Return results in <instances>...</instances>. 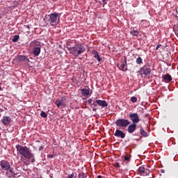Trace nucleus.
<instances>
[{"mask_svg": "<svg viewBox=\"0 0 178 178\" xmlns=\"http://www.w3.org/2000/svg\"><path fill=\"white\" fill-rule=\"evenodd\" d=\"M17 154L26 158V159H31L32 162H34V154L31 153L30 149L26 146H21L20 145H16Z\"/></svg>", "mask_w": 178, "mask_h": 178, "instance_id": "f257e3e1", "label": "nucleus"}, {"mask_svg": "<svg viewBox=\"0 0 178 178\" xmlns=\"http://www.w3.org/2000/svg\"><path fill=\"white\" fill-rule=\"evenodd\" d=\"M68 50L74 56H79V55H81L86 51V47L81 44H76L73 47H68Z\"/></svg>", "mask_w": 178, "mask_h": 178, "instance_id": "f03ea898", "label": "nucleus"}, {"mask_svg": "<svg viewBox=\"0 0 178 178\" xmlns=\"http://www.w3.org/2000/svg\"><path fill=\"white\" fill-rule=\"evenodd\" d=\"M30 49H33V54L35 56H38L41 54V44L37 40L31 42L29 44Z\"/></svg>", "mask_w": 178, "mask_h": 178, "instance_id": "7ed1b4c3", "label": "nucleus"}, {"mask_svg": "<svg viewBox=\"0 0 178 178\" xmlns=\"http://www.w3.org/2000/svg\"><path fill=\"white\" fill-rule=\"evenodd\" d=\"M50 26H57L60 22V14L54 13L49 15Z\"/></svg>", "mask_w": 178, "mask_h": 178, "instance_id": "20e7f679", "label": "nucleus"}, {"mask_svg": "<svg viewBox=\"0 0 178 178\" xmlns=\"http://www.w3.org/2000/svg\"><path fill=\"white\" fill-rule=\"evenodd\" d=\"M130 123V120L123 118L118 119L115 122L116 126H118V127H122V129H126Z\"/></svg>", "mask_w": 178, "mask_h": 178, "instance_id": "39448f33", "label": "nucleus"}, {"mask_svg": "<svg viewBox=\"0 0 178 178\" xmlns=\"http://www.w3.org/2000/svg\"><path fill=\"white\" fill-rule=\"evenodd\" d=\"M139 73L142 77H147L151 74V67L149 65H144L140 68Z\"/></svg>", "mask_w": 178, "mask_h": 178, "instance_id": "423d86ee", "label": "nucleus"}, {"mask_svg": "<svg viewBox=\"0 0 178 178\" xmlns=\"http://www.w3.org/2000/svg\"><path fill=\"white\" fill-rule=\"evenodd\" d=\"M129 118L132 121V123L135 124L140 122V117L137 113H130Z\"/></svg>", "mask_w": 178, "mask_h": 178, "instance_id": "0eeeda50", "label": "nucleus"}, {"mask_svg": "<svg viewBox=\"0 0 178 178\" xmlns=\"http://www.w3.org/2000/svg\"><path fill=\"white\" fill-rule=\"evenodd\" d=\"M1 170H9L10 169V164L9 162L2 160L0 161Z\"/></svg>", "mask_w": 178, "mask_h": 178, "instance_id": "6e6552de", "label": "nucleus"}, {"mask_svg": "<svg viewBox=\"0 0 178 178\" xmlns=\"http://www.w3.org/2000/svg\"><path fill=\"white\" fill-rule=\"evenodd\" d=\"M55 104L58 108H62V106H66V98L65 97H61V99L56 100Z\"/></svg>", "mask_w": 178, "mask_h": 178, "instance_id": "1a4fd4ad", "label": "nucleus"}, {"mask_svg": "<svg viewBox=\"0 0 178 178\" xmlns=\"http://www.w3.org/2000/svg\"><path fill=\"white\" fill-rule=\"evenodd\" d=\"M1 122L4 126H9V124L12 123V118L10 116H4Z\"/></svg>", "mask_w": 178, "mask_h": 178, "instance_id": "9d476101", "label": "nucleus"}, {"mask_svg": "<svg viewBox=\"0 0 178 178\" xmlns=\"http://www.w3.org/2000/svg\"><path fill=\"white\" fill-rule=\"evenodd\" d=\"M17 174L15 173V171H13V168L10 167V169L6 170V176L9 178H16Z\"/></svg>", "mask_w": 178, "mask_h": 178, "instance_id": "9b49d317", "label": "nucleus"}, {"mask_svg": "<svg viewBox=\"0 0 178 178\" xmlns=\"http://www.w3.org/2000/svg\"><path fill=\"white\" fill-rule=\"evenodd\" d=\"M137 129V124H129L127 128V131L128 133H129L130 134H131V133H134V131H136V129Z\"/></svg>", "mask_w": 178, "mask_h": 178, "instance_id": "f8f14e48", "label": "nucleus"}, {"mask_svg": "<svg viewBox=\"0 0 178 178\" xmlns=\"http://www.w3.org/2000/svg\"><path fill=\"white\" fill-rule=\"evenodd\" d=\"M114 136H115V137H118L119 138H124V137H126V134L123 133V131L119 129H116Z\"/></svg>", "mask_w": 178, "mask_h": 178, "instance_id": "ddd939ff", "label": "nucleus"}, {"mask_svg": "<svg viewBox=\"0 0 178 178\" xmlns=\"http://www.w3.org/2000/svg\"><path fill=\"white\" fill-rule=\"evenodd\" d=\"M95 102H96V106H97V104L104 108H105L106 106H108V103H106V101L105 100H95Z\"/></svg>", "mask_w": 178, "mask_h": 178, "instance_id": "4468645a", "label": "nucleus"}, {"mask_svg": "<svg viewBox=\"0 0 178 178\" xmlns=\"http://www.w3.org/2000/svg\"><path fill=\"white\" fill-rule=\"evenodd\" d=\"M17 59H18V60H19V62H29V58L26 56H22V55L18 56Z\"/></svg>", "mask_w": 178, "mask_h": 178, "instance_id": "2eb2a0df", "label": "nucleus"}, {"mask_svg": "<svg viewBox=\"0 0 178 178\" xmlns=\"http://www.w3.org/2000/svg\"><path fill=\"white\" fill-rule=\"evenodd\" d=\"M92 54H93L94 58H96L98 62H101V60H102V58H101V57L99 56L98 51L93 50Z\"/></svg>", "mask_w": 178, "mask_h": 178, "instance_id": "dca6fc26", "label": "nucleus"}, {"mask_svg": "<svg viewBox=\"0 0 178 178\" xmlns=\"http://www.w3.org/2000/svg\"><path fill=\"white\" fill-rule=\"evenodd\" d=\"M127 63L125 61L120 65L119 68L120 70H122L123 72H126V70H127Z\"/></svg>", "mask_w": 178, "mask_h": 178, "instance_id": "f3484780", "label": "nucleus"}, {"mask_svg": "<svg viewBox=\"0 0 178 178\" xmlns=\"http://www.w3.org/2000/svg\"><path fill=\"white\" fill-rule=\"evenodd\" d=\"M163 79L165 81H172V76H170V74H166L163 75Z\"/></svg>", "mask_w": 178, "mask_h": 178, "instance_id": "a211bd4d", "label": "nucleus"}, {"mask_svg": "<svg viewBox=\"0 0 178 178\" xmlns=\"http://www.w3.org/2000/svg\"><path fill=\"white\" fill-rule=\"evenodd\" d=\"M81 92L83 97H87V95H90V90L88 89L83 88L81 90Z\"/></svg>", "mask_w": 178, "mask_h": 178, "instance_id": "6ab92c4d", "label": "nucleus"}, {"mask_svg": "<svg viewBox=\"0 0 178 178\" xmlns=\"http://www.w3.org/2000/svg\"><path fill=\"white\" fill-rule=\"evenodd\" d=\"M95 101L96 100H94L92 99H90L88 100V103L89 104H90V106H97Z\"/></svg>", "mask_w": 178, "mask_h": 178, "instance_id": "aec40b11", "label": "nucleus"}, {"mask_svg": "<svg viewBox=\"0 0 178 178\" xmlns=\"http://www.w3.org/2000/svg\"><path fill=\"white\" fill-rule=\"evenodd\" d=\"M138 172H139L140 175H145V168L140 167L138 168Z\"/></svg>", "mask_w": 178, "mask_h": 178, "instance_id": "412c9836", "label": "nucleus"}, {"mask_svg": "<svg viewBox=\"0 0 178 178\" xmlns=\"http://www.w3.org/2000/svg\"><path fill=\"white\" fill-rule=\"evenodd\" d=\"M140 134H142L143 136V137H148V134L144 131V129L140 128Z\"/></svg>", "mask_w": 178, "mask_h": 178, "instance_id": "4be33fe9", "label": "nucleus"}, {"mask_svg": "<svg viewBox=\"0 0 178 178\" xmlns=\"http://www.w3.org/2000/svg\"><path fill=\"white\" fill-rule=\"evenodd\" d=\"M136 63H137V65H141V63H143V58H141V57L137 58Z\"/></svg>", "mask_w": 178, "mask_h": 178, "instance_id": "5701e85b", "label": "nucleus"}, {"mask_svg": "<svg viewBox=\"0 0 178 178\" xmlns=\"http://www.w3.org/2000/svg\"><path fill=\"white\" fill-rule=\"evenodd\" d=\"M19 41V35H15L13 38V42H17Z\"/></svg>", "mask_w": 178, "mask_h": 178, "instance_id": "b1692460", "label": "nucleus"}, {"mask_svg": "<svg viewBox=\"0 0 178 178\" xmlns=\"http://www.w3.org/2000/svg\"><path fill=\"white\" fill-rule=\"evenodd\" d=\"M138 31H136L134 29L132 31H131V35H138Z\"/></svg>", "mask_w": 178, "mask_h": 178, "instance_id": "393cba45", "label": "nucleus"}, {"mask_svg": "<svg viewBox=\"0 0 178 178\" xmlns=\"http://www.w3.org/2000/svg\"><path fill=\"white\" fill-rule=\"evenodd\" d=\"M131 102H133L134 104L137 102V97L134 96L131 97Z\"/></svg>", "mask_w": 178, "mask_h": 178, "instance_id": "a878e982", "label": "nucleus"}, {"mask_svg": "<svg viewBox=\"0 0 178 178\" xmlns=\"http://www.w3.org/2000/svg\"><path fill=\"white\" fill-rule=\"evenodd\" d=\"M40 116H42V118H47V116H48V115L44 111H42L40 113Z\"/></svg>", "mask_w": 178, "mask_h": 178, "instance_id": "bb28decb", "label": "nucleus"}, {"mask_svg": "<svg viewBox=\"0 0 178 178\" xmlns=\"http://www.w3.org/2000/svg\"><path fill=\"white\" fill-rule=\"evenodd\" d=\"M79 178H86V176H84V173H81L79 175Z\"/></svg>", "mask_w": 178, "mask_h": 178, "instance_id": "cd10ccee", "label": "nucleus"}, {"mask_svg": "<svg viewBox=\"0 0 178 178\" xmlns=\"http://www.w3.org/2000/svg\"><path fill=\"white\" fill-rule=\"evenodd\" d=\"M74 177V174L68 175L67 178H73Z\"/></svg>", "mask_w": 178, "mask_h": 178, "instance_id": "c85d7f7f", "label": "nucleus"}, {"mask_svg": "<svg viewBox=\"0 0 178 178\" xmlns=\"http://www.w3.org/2000/svg\"><path fill=\"white\" fill-rule=\"evenodd\" d=\"M114 166H115V168H120V165H119V163H115L114 164Z\"/></svg>", "mask_w": 178, "mask_h": 178, "instance_id": "c756f323", "label": "nucleus"}, {"mask_svg": "<svg viewBox=\"0 0 178 178\" xmlns=\"http://www.w3.org/2000/svg\"><path fill=\"white\" fill-rule=\"evenodd\" d=\"M124 161H130V158H129V156H126L124 157Z\"/></svg>", "mask_w": 178, "mask_h": 178, "instance_id": "7c9ffc66", "label": "nucleus"}, {"mask_svg": "<svg viewBox=\"0 0 178 178\" xmlns=\"http://www.w3.org/2000/svg\"><path fill=\"white\" fill-rule=\"evenodd\" d=\"M48 158H49L50 159H51V158H54V155L53 154H49L47 156Z\"/></svg>", "mask_w": 178, "mask_h": 178, "instance_id": "2f4dec72", "label": "nucleus"}, {"mask_svg": "<svg viewBox=\"0 0 178 178\" xmlns=\"http://www.w3.org/2000/svg\"><path fill=\"white\" fill-rule=\"evenodd\" d=\"M24 27H26V29H30V25H25Z\"/></svg>", "mask_w": 178, "mask_h": 178, "instance_id": "473e14b6", "label": "nucleus"}, {"mask_svg": "<svg viewBox=\"0 0 178 178\" xmlns=\"http://www.w3.org/2000/svg\"><path fill=\"white\" fill-rule=\"evenodd\" d=\"M159 47H161V44H158V45L156 47V49H159Z\"/></svg>", "mask_w": 178, "mask_h": 178, "instance_id": "72a5a7b5", "label": "nucleus"}, {"mask_svg": "<svg viewBox=\"0 0 178 178\" xmlns=\"http://www.w3.org/2000/svg\"><path fill=\"white\" fill-rule=\"evenodd\" d=\"M42 149H44V147L41 146L40 148H39V151H41Z\"/></svg>", "mask_w": 178, "mask_h": 178, "instance_id": "f704fd0d", "label": "nucleus"}, {"mask_svg": "<svg viewBox=\"0 0 178 178\" xmlns=\"http://www.w3.org/2000/svg\"><path fill=\"white\" fill-rule=\"evenodd\" d=\"M102 1H103L104 3H106V1H108V0H102Z\"/></svg>", "mask_w": 178, "mask_h": 178, "instance_id": "c9c22d12", "label": "nucleus"}, {"mask_svg": "<svg viewBox=\"0 0 178 178\" xmlns=\"http://www.w3.org/2000/svg\"><path fill=\"white\" fill-rule=\"evenodd\" d=\"M97 178H102L101 175H98Z\"/></svg>", "mask_w": 178, "mask_h": 178, "instance_id": "e433bc0d", "label": "nucleus"}, {"mask_svg": "<svg viewBox=\"0 0 178 178\" xmlns=\"http://www.w3.org/2000/svg\"><path fill=\"white\" fill-rule=\"evenodd\" d=\"M0 19H2V14L0 13Z\"/></svg>", "mask_w": 178, "mask_h": 178, "instance_id": "4c0bfd02", "label": "nucleus"}, {"mask_svg": "<svg viewBox=\"0 0 178 178\" xmlns=\"http://www.w3.org/2000/svg\"><path fill=\"white\" fill-rule=\"evenodd\" d=\"M162 173H163L165 171L163 170H161Z\"/></svg>", "mask_w": 178, "mask_h": 178, "instance_id": "58836bf2", "label": "nucleus"}, {"mask_svg": "<svg viewBox=\"0 0 178 178\" xmlns=\"http://www.w3.org/2000/svg\"><path fill=\"white\" fill-rule=\"evenodd\" d=\"M0 136H1V133H0Z\"/></svg>", "mask_w": 178, "mask_h": 178, "instance_id": "ea45409f", "label": "nucleus"}]
</instances>
